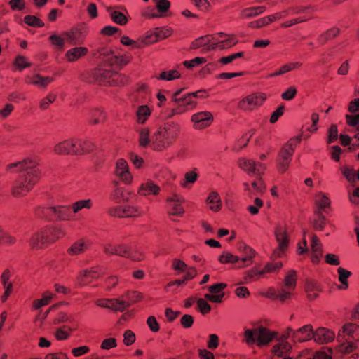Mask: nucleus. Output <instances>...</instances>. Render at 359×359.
<instances>
[{
	"label": "nucleus",
	"instance_id": "nucleus-1",
	"mask_svg": "<svg viewBox=\"0 0 359 359\" xmlns=\"http://www.w3.org/2000/svg\"><path fill=\"white\" fill-rule=\"evenodd\" d=\"M5 169L11 173L22 172L13 182L11 188V194L17 198L27 196L38 183L41 177L38 163L32 158L9 163Z\"/></svg>",
	"mask_w": 359,
	"mask_h": 359
},
{
	"label": "nucleus",
	"instance_id": "nucleus-2",
	"mask_svg": "<svg viewBox=\"0 0 359 359\" xmlns=\"http://www.w3.org/2000/svg\"><path fill=\"white\" fill-rule=\"evenodd\" d=\"M181 132L180 125L175 121H168L159 126L151 135V149L162 152L172 147Z\"/></svg>",
	"mask_w": 359,
	"mask_h": 359
},
{
	"label": "nucleus",
	"instance_id": "nucleus-3",
	"mask_svg": "<svg viewBox=\"0 0 359 359\" xmlns=\"http://www.w3.org/2000/svg\"><path fill=\"white\" fill-rule=\"evenodd\" d=\"M94 144L87 140L69 138L56 143L53 152L59 156H82L93 151Z\"/></svg>",
	"mask_w": 359,
	"mask_h": 359
},
{
	"label": "nucleus",
	"instance_id": "nucleus-4",
	"mask_svg": "<svg viewBox=\"0 0 359 359\" xmlns=\"http://www.w3.org/2000/svg\"><path fill=\"white\" fill-rule=\"evenodd\" d=\"M302 140L301 136L290 138L281 148L277 157V170L285 173L290 164L294 150Z\"/></svg>",
	"mask_w": 359,
	"mask_h": 359
},
{
	"label": "nucleus",
	"instance_id": "nucleus-5",
	"mask_svg": "<svg viewBox=\"0 0 359 359\" xmlns=\"http://www.w3.org/2000/svg\"><path fill=\"white\" fill-rule=\"evenodd\" d=\"M276 336V332L261 326L255 329H246L243 334V341L249 346L257 342L258 346H262L271 342Z\"/></svg>",
	"mask_w": 359,
	"mask_h": 359
},
{
	"label": "nucleus",
	"instance_id": "nucleus-6",
	"mask_svg": "<svg viewBox=\"0 0 359 359\" xmlns=\"http://www.w3.org/2000/svg\"><path fill=\"white\" fill-rule=\"evenodd\" d=\"M99 57L105 66L114 69L126 66L131 60L130 55H116L110 48L103 47L98 50Z\"/></svg>",
	"mask_w": 359,
	"mask_h": 359
},
{
	"label": "nucleus",
	"instance_id": "nucleus-7",
	"mask_svg": "<svg viewBox=\"0 0 359 359\" xmlns=\"http://www.w3.org/2000/svg\"><path fill=\"white\" fill-rule=\"evenodd\" d=\"M92 74L95 81L100 85L120 86L127 82L125 75L110 70L95 69Z\"/></svg>",
	"mask_w": 359,
	"mask_h": 359
},
{
	"label": "nucleus",
	"instance_id": "nucleus-8",
	"mask_svg": "<svg viewBox=\"0 0 359 359\" xmlns=\"http://www.w3.org/2000/svg\"><path fill=\"white\" fill-rule=\"evenodd\" d=\"M266 95L262 92L251 93L238 102V108L243 111H252L264 104Z\"/></svg>",
	"mask_w": 359,
	"mask_h": 359
},
{
	"label": "nucleus",
	"instance_id": "nucleus-9",
	"mask_svg": "<svg viewBox=\"0 0 359 359\" xmlns=\"http://www.w3.org/2000/svg\"><path fill=\"white\" fill-rule=\"evenodd\" d=\"M105 273L106 268L104 266H95L90 269L81 270L79 272L76 278L77 283L80 286L86 285Z\"/></svg>",
	"mask_w": 359,
	"mask_h": 359
},
{
	"label": "nucleus",
	"instance_id": "nucleus-10",
	"mask_svg": "<svg viewBox=\"0 0 359 359\" xmlns=\"http://www.w3.org/2000/svg\"><path fill=\"white\" fill-rule=\"evenodd\" d=\"M238 166L250 176H260L266 170L263 163L253 159L241 158L238 160Z\"/></svg>",
	"mask_w": 359,
	"mask_h": 359
},
{
	"label": "nucleus",
	"instance_id": "nucleus-11",
	"mask_svg": "<svg viewBox=\"0 0 359 359\" xmlns=\"http://www.w3.org/2000/svg\"><path fill=\"white\" fill-rule=\"evenodd\" d=\"M275 236L278 243V247L273 250L271 257L276 259L281 257L285 250L287 248L289 243V238L285 229L283 226H278L276 228Z\"/></svg>",
	"mask_w": 359,
	"mask_h": 359
},
{
	"label": "nucleus",
	"instance_id": "nucleus-12",
	"mask_svg": "<svg viewBox=\"0 0 359 359\" xmlns=\"http://www.w3.org/2000/svg\"><path fill=\"white\" fill-rule=\"evenodd\" d=\"M285 333L287 337L292 338L294 342H303L313 338V328L311 325H306L297 330L288 327Z\"/></svg>",
	"mask_w": 359,
	"mask_h": 359
},
{
	"label": "nucleus",
	"instance_id": "nucleus-13",
	"mask_svg": "<svg viewBox=\"0 0 359 359\" xmlns=\"http://www.w3.org/2000/svg\"><path fill=\"white\" fill-rule=\"evenodd\" d=\"M213 120L212 114L208 111L197 112L191 116L193 128L196 130H203L209 127L212 123Z\"/></svg>",
	"mask_w": 359,
	"mask_h": 359
},
{
	"label": "nucleus",
	"instance_id": "nucleus-14",
	"mask_svg": "<svg viewBox=\"0 0 359 359\" xmlns=\"http://www.w3.org/2000/svg\"><path fill=\"white\" fill-rule=\"evenodd\" d=\"M184 202V198L177 194H172L166 198L170 215L181 216L184 214V210L182 203Z\"/></svg>",
	"mask_w": 359,
	"mask_h": 359
},
{
	"label": "nucleus",
	"instance_id": "nucleus-15",
	"mask_svg": "<svg viewBox=\"0 0 359 359\" xmlns=\"http://www.w3.org/2000/svg\"><path fill=\"white\" fill-rule=\"evenodd\" d=\"M41 229L48 245L55 243L66 235L65 230L60 226L47 225Z\"/></svg>",
	"mask_w": 359,
	"mask_h": 359
},
{
	"label": "nucleus",
	"instance_id": "nucleus-16",
	"mask_svg": "<svg viewBox=\"0 0 359 359\" xmlns=\"http://www.w3.org/2000/svg\"><path fill=\"white\" fill-rule=\"evenodd\" d=\"M29 248L33 250H39L46 248L48 245L42 229H39L32 233L28 241Z\"/></svg>",
	"mask_w": 359,
	"mask_h": 359
},
{
	"label": "nucleus",
	"instance_id": "nucleus-17",
	"mask_svg": "<svg viewBox=\"0 0 359 359\" xmlns=\"http://www.w3.org/2000/svg\"><path fill=\"white\" fill-rule=\"evenodd\" d=\"M115 175L126 184L130 183L133 179L128 170V163L122 158L118 159L116 162Z\"/></svg>",
	"mask_w": 359,
	"mask_h": 359
},
{
	"label": "nucleus",
	"instance_id": "nucleus-18",
	"mask_svg": "<svg viewBox=\"0 0 359 359\" xmlns=\"http://www.w3.org/2000/svg\"><path fill=\"white\" fill-rule=\"evenodd\" d=\"M172 34V29L168 27L156 28L154 32H147L145 36L147 46L150 43L156 42L170 36Z\"/></svg>",
	"mask_w": 359,
	"mask_h": 359
},
{
	"label": "nucleus",
	"instance_id": "nucleus-19",
	"mask_svg": "<svg viewBox=\"0 0 359 359\" xmlns=\"http://www.w3.org/2000/svg\"><path fill=\"white\" fill-rule=\"evenodd\" d=\"M182 91V89H180L173 93L171 99L172 102L182 104L189 111L194 109L197 104L196 101L193 98L191 93L180 97Z\"/></svg>",
	"mask_w": 359,
	"mask_h": 359
},
{
	"label": "nucleus",
	"instance_id": "nucleus-20",
	"mask_svg": "<svg viewBox=\"0 0 359 359\" xmlns=\"http://www.w3.org/2000/svg\"><path fill=\"white\" fill-rule=\"evenodd\" d=\"M65 39L72 45L82 43L86 38V33L81 27H74L63 33Z\"/></svg>",
	"mask_w": 359,
	"mask_h": 359
},
{
	"label": "nucleus",
	"instance_id": "nucleus-21",
	"mask_svg": "<svg viewBox=\"0 0 359 359\" xmlns=\"http://www.w3.org/2000/svg\"><path fill=\"white\" fill-rule=\"evenodd\" d=\"M287 338L286 333H285L283 337L280 338L273 345L271 352L274 356L282 357L290 351L292 346L287 341Z\"/></svg>",
	"mask_w": 359,
	"mask_h": 359
},
{
	"label": "nucleus",
	"instance_id": "nucleus-22",
	"mask_svg": "<svg viewBox=\"0 0 359 359\" xmlns=\"http://www.w3.org/2000/svg\"><path fill=\"white\" fill-rule=\"evenodd\" d=\"M54 220L55 221H72L74 215L69 205L54 206Z\"/></svg>",
	"mask_w": 359,
	"mask_h": 359
},
{
	"label": "nucleus",
	"instance_id": "nucleus-23",
	"mask_svg": "<svg viewBox=\"0 0 359 359\" xmlns=\"http://www.w3.org/2000/svg\"><path fill=\"white\" fill-rule=\"evenodd\" d=\"M160 191V187L149 180L140 184L137 189V194L142 196H156L159 194Z\"/></svg>",
	"mask_w": 359,
	"mask_h": 359
},
{
	"label": "nucleus",
	"instance_id": "nucleus-24",
	"mask_svg": "<svg viewBox=\"0 0 359 359\" xmlns=\"http://www.w3.org/2000/svg\"><path fill=\"white\" fill-rule=\"evenodd\" d=\"M311 252L312 262L315 264H318L323 255V245L320 239L316 234H312L311 236Z\"/></svg>",
	"mask_w": 359,
	"mask_h": 359
},
{
	"label": "nucleus",
	"instance_id": "nucleus-25",
	"mask_svg": "<svg viewBox=\"0 0 359 359\" xmlns=\"http://www.w3.org/2000/svg\"><path fill=\"white\" fill-rule=\"evenodd\" d=\"M334 337V332L325 327H320L313 332L314 341L320 344L331 342Z\"/></svg>",
	"mask_w": 359,
	"mask_h": 359
},
{
	"label": "nucleus",
	"instance_id": "nucleus-26",
	"mask_svg": "<svg viewBox=\"0 0 359 359\" xmlns=\"http://www.w3.org/2000/svg\"><path fill=\"white\" fill-rule=\"evenodd\" d=\"M89 248L88 241L81 238L74 242L67 250L69 256H77L83 254Z\"/></svg>",
	"mask_w": 359,
	"mask_h": 359
},
{
	"label": "nucleus",
	"instance_id": "nucleus-27",
	"mask_svg": "<svg viewBox=\"0 0 359 359\" xmlns=\"http://www.w3.org/2000/svg\"><path fill=\"white\" fill-rule=\"evenodd\" d=\"M220 36H225L226 38L209 46V49H227L238 43V39L234 36H226L224 33L219 34Z\"/></svg>",
	"mask_w": 359,
	"mask_h": 359
},
{
	"label": "nucleus",
	"instance_id": "nucleus-28",
	"mask_svg": "<svg viewBox=\"0 0 359 359\" xmlns=\"http://www.w3.org/2000/svg\"><path fill=\"white\" fill-rule=\"evenodd\" d=\"M243 186L244 187V191L246 192L250 197L262 194L265 189V186L261 180L252 182L251 187L248 182H244Z\"/></svg>",
	"mask_w": 359,
	"mask_h": 359
},
{
	"label": "nucleus",
	"instance_id": "nucleus-29",
	"mask_svg": "<svg viewBox=\"0 0 359 359\" xmlns=\"http://www.w3.org/2000/svg\"><path fill=\"white\" fill-rule=\"evenodd\" d=\"M88 53L86 47H74L68 50L65 53V58L69 62L77 61Z\"/></svg>",
	"mask_w": 359,
	"mask_h": 359
},
{
	"label": "nucleus",
	"instance_id": "nucleus-30",
	"mask_svg": "<svg viewBox=\"0 0 359 359\" xmlns=\"http://www.w3.org/2000/svg\"><path fill=\"white\" fill-rule=\"evenodd\" d=\"M107 12L114 23L121 26L126 25L128 23V20L126 15L118 11L116 8L108 7Z\"/></svg>",
	"mask_w": 359,
	"mask_h": 359
},
{
	"label": "nucleus",
	"instance_id": "nucleus-31",
	"mask_svg": "<svg viewBox=\"0 0 359 359\" xmlns=\"http://www.w3.org/2000/svg\"><path fill=\"white\" fill-rule=\"evenodd\" d=\"M53 79L49 76H41L40 74H35L32 76H27L25 82L28 84H32L38 87L45 88L50 83Z\"/></svg>",
	"mask_w": 359,
	"mask_h": 359
},
{
	"label": "nucleus",
	"instance_id": "nucleus-32",
	"mask_svg": "<svg viewBox=\"0 0 359 359\" xmlns=\"http://www.w3.org/2000/svg\"><path fill=\"white\" fill-rule=\"evenodd\" d=\"M123 218L124 217H140L145 215L146 212L140 206L123 205Z\"/></svg>",
	"mask_w": 359,
	"mask_h": 359
},
{
	"label": "nucleus",
	"instance_id": "nucleus-33",
	"mask_svg": "<svg viewBox=\"0 0 359 359\" xmlns=\"http://www.w3.org/2000/svg\"><path fill=\"white\" fill-rule=\"evenodd\" d=\"M302 66V63L300 62H288L281 66L278 69L272 74H269L266 76V79L278 76L290 72L295 69H299Z\"/></svg>",
	"mask_w": 359,
	"mask_h": 359
},
{
	"label": "nucleus",
	"instance_id": "nucleus-34",
	"mask_svg": "<svg viewBox=\"0 0 359 359\" xmlns=\"http://www.w3.org/2000/svg\"><path fill=\"white\" fill-rule=\"evenodd\" d=\"M206 203L210 210L213 212H218L222 208V201L217 191H211L206 200Z\"/></svg>",
	"mask_w": 359,
	"mask_h": 359
},
{
	"label": "nucleus",
	"instance_id": "nucleus-35",
	"mask_svg": "<svg viewBox=\"0 0 359 359\" xmlns=\"http://www.w3.org/2000/svg\"><path fill=\"white\" fill-rule=\"evenodd\" d=\"M138 143L141 147L149 146L151 148V135L147 127H142L138 130Z\"/></svg>",
	"mask_w": 359,
	"mask_h": 359
},
{
	"label": "nucleus",
	"instance_id": "nucleus-36",
	"mask_svg": "<svg viewBox=\"0 0 359 359\" xmlns=\"http://www.w3.org/2000/svg\"><path fill=\"white\" fill-rule=\"evenodd\" d=\"M35 215L39 218L49 221L54 220V206L40 205L35 209Z\"/></svg>",
	"mask_w": 359,
	"mask_h": 359
},
{
	"label": "nucleus",
	"instance_id": "nucleus-37",
	"mask_svg": "<svg viewBox=\"0 0 359 359\" xmlns=\"http://www.w3.org/2000/svg\"><path fill=\"white\" fill-rule=\"evenodd\" d=\"M151 111L147 105L139 106L135 111V121L138 124H144L151 116Z\"/></svg>",
	"mask_w": 359,
	"mask_h": 359
},
{
	"label": "nucleus",
	"instance_id": "nucleus-38",
	"mask_svg": "<svg viewBox=\"0 0 359 359\" xmlns=\"http://www.w3.org/2000/svg\"><path fill=\"white\" fill-rule=\"evenodd\" d=\"M93 207V202L92 200L88 199H83V200H79L74 203H73L71 205V208L73 215L77 214L80 211H81L83 209H90Z\"/></svg>",
	"mask_w": 359,
	"mask_h": 359
},
{
	"label": "nucleus",
	"instance_id": "nucleus-39",
	"mask_svg": "<svg viewBox=\"0 0 359 359\" xmlns=\"http://www.w3.org/2000/svg\"><path fill=\"white\" fill-rule=\"evenodd\" d=\"M265 10H266V7L264 6L246 8L241 11V18H253V17H255V16L264 13Z\"/></svg>",
	"mask_w": 359,
	"mask_h": 359
},
{
	"label": "nucleus",
	"instance_id": "nucleus-40",
	"mask_svg": "<svg viewBox=\"0 0 359 359\" xmlns=\"http://www.w3.org/2000/svg\"><path fill=\"white\" fill-rule=\"evenodd\" d=\"M340 33V29L338 27H332L327 29L318 38V42L320 45L325 44L327 41L337 37Z\"/></svg>",
	"mask_w": 359,
	"mask_h": 359
},
{
	"label": "nucleus",
	"instance_id": "nucleus-41",
	"mask_svg": "<svg viewBox=\"0 0 359 359\" xmlns=\"http://www.w3.org/2000/svg\"><path fill=\"white\" fill-rule=\"evenodd\" d=\"M130 306L128 302L116 298L110 299V303L108 309L114 311L123 312Z\"/></svg>",
	"mask_w": 359,
	"mask_h": 359
},
{
	"label": "nucleus",
	"instance_id": "nucleus-42",
	"mask_svg": "<svg viewBox=\"0 0 359 359\" xmlns=\"http://www.w3.org/2000/svg\"><path fill=\"white\" fill-rule=\"evenodd\" d=\"M113 185L114 189L109 194V199L114 203H119L123 198L124 189L123 187L119 186L117 181H114L113 182Z\"/></svg>",
	"mask_w": 359,
	"mask_h": 359
},
{
	"label": "nucleus",
	"instance_id": "nucleus-43",
	"mask_svg": "<svg viewBox=\"0 0 359 359\" xmlns=\"http://www.w3.org/2000/svg\"><path fill=\"white\" fill-rule=\"evenodd\" d=\"M76 329L72 328L68 325H63L58 327L55 332V337L58 341H64L67 339L72 332Z\"/></svg>",
	"mask_w": 359,
	"mask_h": 359
},
{
	"label": "nucleus",
	"instance_id": "nucleus-44",
	"mask_svg": "<svg viewBox=\"0 0 359 359\" xmlns=\"http://www.w3.org/2000/svg\"><path fill=\"white\" fill-rule=\"evenodd\" d=\"M54 294L50 292H46L43 293L42 297L39 299H35L32 302V307L34 309L37 310L43 306L49 304L53 299Z\"/></svg>",
	"mask_w": 359,
	"mask_h": 359
},
{
	"label": "nucleus",
	"instance_id": "nucleus-45",
	"mask_svg": "<svg viewBox=\"0 0 359 359\" xmlns=\"http://www.w3.org/2000/svg\"><path fill=\"white\" fill-rule=\"evenodd\" d=\"M145 41H147L146 38H143L140 41H135L130 39L127 36H123L121 38V43L126 46H132L133 48H142L147 44H146Z\"/></svg>",
	"mask_w": 359,
	"mask_h": 359
},
{
	"label": "nucleus",
	"instance_id": "nucleus-46",
	"mask_svg": "<svg viewBox=\"0 0 359 359\" xmlns=\"http://www.w3.org/2000/svg\"><path fill=\"white\" fill-rule=\"evenodd\" d=\"M297 284V275L296 271L294 270H290L288 271L286 275L285 280L283 287L287 288L290 290H294Z\"/></svg>",
	"mask_w": 359,
	"mask_h": 359
},
{
	"label": "nucleus",
	"instance_id": "nucleus-47",
	"mask_svg": "<svg viewBox=\"0 0 359 359\" xmlns=\"http://www.w3.org/2000/svg\"><path fill=\"white\" fill-rule=\"evenodd\" d=\"M337 272L339 273V280L341 283L338 288L339 290H346L348 287V278L351 276V272L341 267L338 268Z\"/></svg>",
	"mask_w": 359,
	"mask_h": 359
},
{
	"label": "nucleus",
	"instance_id": "nucleus-48",
	"mask_svg": "<svg viewBox=\"0 0 359 359\" xmlns=\"http://www.w3.org/2000/svg\"><path fill=\"white\" fill-rule=\"evenodd\" d=\"M181 74L180 72L177 69H171L169 71H165L161 72L159 76H158L156 78L158 80H163V81H172L177 79L180 78Z\"/></svg>",
	"mask_w": 359,
	"mask_h": 359
},
{
	"label": "nucleus",
	"instance_id": "nucleus-49",
	"mask_svg": "<svg viewBox=\"0 0 359 359\" xmlns=\"http://www.w3.org/2000/svg\"><path fill=\"white\" fill-rule=\"evenodd\" d=\"M262 276L261 270H258L256 268H253L251 270L246 271L245 275L243 278L244 283H249L256 280H258L260 276Z\"/></svg>",
	"mask_w": 359,
	"mask_h": 359
},
{
	"label": "nucleus",
	"instance_id": "nucleus-50",
	"mask_svg": "<svg viewBox=\"0 0 359 359\" xmlns=\"http://www.w3.org/2000/svg\"><path fill=\"white\" fill-rule=\"evenodd\" d=\"M316 218L313 221V229L317 231H322L325 226V217L320 211L315 212Z\"/></svg>",
	"mask_w": 359,
	"mask_h": 359
},
{
	"label": "nucleus",
	"instance_id": "nucleus-51",
	"mask_svg": "<svg viewBox=\"0 0 359 359\" xmlns=\"http://www.w3.org/2000/svg\"><path fill=\"white\" fill-rule=\"evenodd\" d=\"M283 266L281 262L267 263L261 270L262 275L269 273H274L279 271Z\"/></svg>",
	"mask_w": 359,
	"mask_h": 359
},
{
	"label": "nucleus",
	"instance_id": "nucleus-52",
	"mask_svg": "<svg viewBox=\"0 0 359 359\" xmlns=\"http://www.w3.org/2000/svg\"><path fill=\"white\" fill-rule=\"evenodd\" d=\"M316 205L318 208L317 211H320V212L321 211L326 212V209L330 208V200L324 194H320L319 198L316 200Z\"/></svg>",
	"mask_w": 359,
	"mask_h": 359
},
{
	"label": "nucleus",
	"instance_id": "nucleus-53",
	"mask_svg": "<svg viewBox=\"0 0 359 359\" xmlns=\"http://www.w3.org/2000/svg\"><path fill=\"white\" fill-rule=\"evenodd\" d=\"M198 179V174L195 170L187 172L184 174V180L180 183L181 187H188L189 184L194 183Z\"/></svg>",
	"mask_w": 359,
	"mask_h": 359
},
{
	"label": "nucleus",
	"instance_id": "nucleus-54",
	"mask_svg": "<svg viewBox=\"0 0 359 359\" xmlns=\"http://www.w3.org/2000/svg\"><path fill=\"white\" fill-rule=\"evenodd\" d=\"M239 259L238 256L233 255L229 252H224L218 258V261L222 264L236 263Z\"/></svg>",
	"mask_w": 359,
	"mask_h": 359
},
{
	"label": "nucleus",
	"instance_id": "nucleus-55",
	"mask_svg": "<svg viewBox=\"0 0 359 359\" xmlns=\"http://www.w3.org/2000/svg\"><path fill=\"white\" fill-rule=\"evenodd\" d=\"M263 205V201L257 197L255 198L253 204L248 206L247 210L252 215H256L259 213V209L262 208Z\"/></svg>",
	"mask_w": 359,
	"mask_h": 359
},
{
	"label": "nucleus",
	"instance_id": "nucleus-56",
	"mask_svg": "<svg viewBox=\"0 0 359 359\" xmlns=\"http://www.w3.org/2000/svg\"><path fill=\"white\" fill-rule=\"evenodd\" d=\"M24 22L27 25L34 27H42L44 25L43 21L35 15H26Z\"/></svg>",
	"mask_w": 359,
	"mask_h": 359
},
{
	"label": "nucleus",
	"instance_id": "nucleus-57",
	"mask_svg": "<svg viewBox=\"0 0 359 359\" xmlns=\"http://www.w3.org/2000/svg\"><path fill=\"white\" fill-rule=\"evenodd\" d=\"M105 120V114L103 111L100 109H95L92 111L90 123L93 125L98 124L104 121Z\"/></svg>",
	"mask_w": 359,
	"mask_h": 359
},
{
	"label": "nucleus",
	"instance_id": "nucleus-58",
	"mask_svg": "<svg viewBox=\"0 0 359 359\" xmlns=\"http://www.w3.org/2000/svg\"><path fill=\"white\" fill-rule=\"evenodd\" d=\"M293 290L283 287L278 294H275L274 299L284 302L292 297Z\"/></svg>",
	"mask_w": 359,
	"mask_h": 359
},
{
	"label": "nucleus",
	"instance_id": "nucleus-59",
	"mask_svg": "<svg viewBox=\"0 0 359 359\" xmlns=\"http://www.w3.org/2000/svg\"><path fill=\"white\" fill-rule=\"evenodd\" d=\"M206 62V60L203 57H196L191 60H185L183 62V65L187 69H191L195 67H198L200 65Z\"/></svg>",
	"mask_w": 359,
	"mask_h": 359
},
{
	"label": "nucleus",
	"instance_id": "nucleus-60",
	"mask_svg": "<svg viewBox=\"0 0 359 359\" xmlns=\"http://www.w3.org/2000/svg\"><path fill=\"white\" fill-rule=\"evenodd\" d=\"M341 173L349 182L355 181V171L350 166H344L341 168Z\"/></svg>",
	"mask_w": 359,
	"mask_h": 359
},
{
	"label": "nucleus",
	"instance_id": "nucleus-61",
	"mask_svg": "<svg viewBox=\"0 0 359 359\" xmlns=\"http://www.w3.org/2000/svg\"><path fill=\"white\" fill-rule=\"evenodd\" d=\"M197 306L203 315L208 314L211 311V306L208 303L207 299L199 298L197 299Z\"/></svg>",
	"mask_w": 359,
	"mask_h": 359
},
{
	"label": "nucleus",
	"instance_id": "nucleus-62",
	"mask_svg": "<svg viewBox=\"0 0 359 359\" xmlns=\"http://www.w3.org/2000/svg\"><path fill=\"white\" fill-rule=\"evenodd\" d=\"M243 55H244V53L243 52H238V53H233V54L229 55L228 56L222 57L219 60V62L220 64L223 65H226L227 64H229V63L232 62L236 59L243 57Z\"/></svg>",
	"mask_w": 359,
	"mask_h": 359
},
{
	"label": "nucleus",
	"instance_id": "nucleus-63",
	"mask_svg": "<svg viewBox=\"0 0 359 359\" xmlns=\"http://www.w3.org/2000/svg\"><path fill=\"white\" fill-rule=\"evenodd\" d=\"M56 99V95L52 93L48 94L46 97L43 98L39 103V108L41 110L47 109L50 104L53 103Z\"/></svg>",
	"mask_w": 359,
	"mask_h": 359
},
{
	"label": "nucleus",
	"instance_id": "nucleus-64",
	"mask_svg": "<svg viewBox=\"0 0 359 359\" xmlns=\"http://www.w3.org/2000/svg\"><path fill=\"white\" fill-rule=\"evenodd\" d=\"M313 359H332V351L330 348H322L315 353Z\"/></svg>",
	"mask_w": 359,
	"mask_h": 359
}]
</instances>
